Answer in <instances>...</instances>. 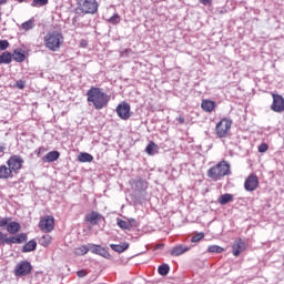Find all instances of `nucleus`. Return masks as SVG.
Segmentation results:
<instances>
[{
	"instance_id": "nucleus-11",
	"label": "nucleus",
	"mask_w": 284,
	"mask_h": 284,
	"mask_svg": "<svg viewBox=\"0 0 284 284\" xmlns=\"http://www.w3.org/2000/svg\"><path fill=\"white\" fill-rule=\"evenodd\" d=\"M271 110H273V112H277V113L284 112V98H283V95L273 93V103L271 105Z\"/></svg>"
},
{
	"instance_id": "nucleus-26",
	"label": "nucleus",
	"mask_w": 284,
	"mask_h": 284,
	"mask_svg": "<svg viewBox=\"0 0 284 284\" xmlns=\"http://www.w3.org/2000/svg\"><path fill=\"white\" fill-rule=\"evenodd\" d=\"M78 161H80V163H92V161H94V156L90 153H80Z\"/></svg>"
},
{
	"instance_id": "nucleus-30",
	"label": "nucleus",
	"mask_w": 284,
	"mask_h": 284,
	"mask_svg": "<svg viewBox=\"0 0 284 284\" xmlns=\"http://www.w3.org/2000/svg\"><path fill=\"white\" fill-rule=\"evenodd\" d=\"M160 276H168L170 274V265L162 264L158 267Z\"/></svg>"
},
{
	"instance_id": "nucleus-42",
	"label": "nucleus",
	"mask_w": 284,
	"mask_h": 284,
	"mask_svg": "<svg viewBox=\"0 0 284 284\" xmlns=\"http://www.w3.org/2000/svg\"><path fill=\"white\" fill-rule=\"evenodd\" d=\"M267 143H262L260 146H258V152L261 153H264L266 150H267Z\"/></svg>"
},
{
	"instance_id": "nucleus-34",
	"label": "nucleus",
	"mask_w": 284,
	"mask_h": 284,
	"mask_svg": "<svg viewBox=\"0 0 284 284\" xmlns=\"http://www.w3.org/2000/svg\"><path fill=\"white\" fill-rule=\"evenodd\" d=\"M21 28L22 30H32V28H34V21L33 20H29V21H26L21 24Z\"/></svg>"
},
{
	"instance_id": "nucleus-47",
	"label": "nucleus",
	"mask_w": 284,
	"mask_h": 284,
	"mask_svg": "<svg viewBox=\"0 0 284 284\" xmlns=\"http://www.w3.org/2000/svg\"><path fill=\"white\" fill-rule=\"evenodd\" d=\"M178 121H179V123H185V118L179 116V118H178Z\"/></svg>"
},
{
	"instance_id": "nucleus-36",
	"label": "nucleus",
	"mask_w": 284,
	"mask_h": 284,
	"mask_svg": "<svg viewBox=\"0 0 284 284\" xmlns=\"http://www.w3.org/2000/svg\"><path fill=\"white\" fill-rule=\"evenodd\" d=\"M31 6L32 8H37V6H40V7L48 6V0H33Z\"/></svg>"
},
{
	"instance_id": "nucleus-24",
	"label": "nucleus",
	"mask_w": 284,
	"mask_h": 284,
	"mask_svg": "<svg viewBox=\"0 0 284 284\" xmlns=\"http://www.w3.org/2000/svg\"><path fill=\"white\" fill-rule=\"evenodd\" d=\"M0 63L6 65L12 63V53L8 51L2 52L0 55Z\"/></svg>"
},
{
	"instance_id": "nucleus-18",
	"label": "nucleus",
	"mask_w": 284,
	"mask_h": 284,
	"mask_svg": "<svg viewBox=\"0 0 284 284\" xmlns=\"http://www.w3.org/2000/svg\"><path fill=\"white\" fill-rule=\"evenodd\" d=\"M201 108L202 110H204V112H213L214 108H216V102L212 100H203L201 103Z\"/></svg>"
},
{
	"instance_id": "nucleus-22",
	"label": "nucleus",
	"mask_w": 284,
	"mask_h": 284,
	"mask_svg": "<svg viewBox=\"0 0 284 284\" xmlns=\"http://www.w3.org/2000/svg\"><path fill=\"white\" fill-rule=\"evenodd\" d=\"M21 231V224L19 222H10L7 226L9 234H17Z\"/></svg>"
},
{
	"instance_id": "nucleus-5",
	"label": "nucleus",
	"mask_w": 284,
	"mask_h": 284,
	"mask_svg": "<svg viewBox=\"0 0 284 284\" xmlns=\"http://www.w3.org/2000/svg\"><path fill=\"white\" fill-rule=\"evenodd\" d=\"M232 129V120L224 118L215 126V132L219 139H225L227 132Z\"/></svg>"
},
{
	"instance_id": "nucleus-38",
	"label": "nucleus",
	"mask_w": 284,
	"mask_h": 284,
	"mask_svg": "<svg viewBox=\"0 0 284 284\" xmlns=\"http://www.w3.org/2000/svg\"><path fill=\"white\" fill-rule=\"evenodd\" d=\"M10 48V42L8 40H0V50H8Z\"/></svg>"
},
{
	"instance_id": "nucleus-33",
	"label": "nucleus",
	"mask_w": 284,
	"mask_h": 284,
	"mask_svg": "<svg viewBox=\"0 0 284 284\" xmlns=\"http://www.w3.org/2000/svg\"><path fill=\"white\" fill-rule=\"evenodd\" d=\"M207 252H211L212 254H221L223 252V247L219 245H211L209 246Z\"/></svg>"
},
{
	"instance_id": "nucleus-28",
	"label": "nucleus",
	"mask_w": 284,
	"mask_h": 284,
	"mask_svg": "<svg viewBox=\"0 0 284 284\" xmlns=\"http://www.w3.org/2000/svg\"><path fill=\"white\" fill-rule=\"evenodd\" d=\"M85 221H88V223H91V225H97V223H99V213L91 212L85 216Z\"/></svg>"
},
{
	"instance_id": "nucleus-35",
	"label": "nucleus",
	"mask_w": 284,
	"mask_h": 284,
	"mask_svg": "<svg viewBox=\"0 0 284 284\" xmlns=\"http://www.w3.org/2000/svg\"><path fill=\"white\" fill-rule=\"evenodd\" d=\"M205 237L204 233H196L191 237V243H199V241L203 240Z\"/></svg>"
},
{
	"instance_id": "nucleus-23",
	"label": "nucleus",
	"mask_w": 284,
	"mask_h": 284,
	"mask_svg": "<svg viewBox=\"0 0 284 284\" xmlns=\"http://www.w3.org/2000/svg\"><path fill=\"white\" fill-rule=\"evenodd\" d=\"M111 250L113 252H118V254H122V252H125L128 247H130V244L128 243H122V244H110Z\"/></svg>"
},
{
	"instance_id": "nucleus-37",
	"label": "nucleus",
	"mask_w": 284,
	"mask_h": 284,
	"mask_svg": "<svg viewBox=\"0 0 284 284\" xmlns=\"http://www.w3.org/2000/svg\"><path fill=\"white\" fill-rule=\"evenodd\" d=\"M119 21H121V17H119L118 13H115L113 17H111L109 19V23H112L113 26H116V23H119Z\"/></svg>"
},
{
	"instance_id": "nucleus-13",
	"label": "nucleus",
	"mask_w": 284,
	"mask_h": 284,
	"mask_svg": "<svg viewBox=\"0 0 284 284\" xmlns=\"http://www.w3.org/2000/svg\"><path fill=\"white\" fill-rule=\"evenodd\" d=\"M28 241V234L21 233L19 235H14L6 240V245H21V243H26Z\"/></svg>"
},
{
	"instance_id": "nucleus-16",
	"label": "nucleus",
	"mask_w": 284,
	"mask_h": 284,
	"mask_svg": "<svg viewBox=\"0 0 284 284\" xmlns=\"http://www.w3.org/2000/svg\"><path fill=\"white\" fill-rule=\"evenodd\" d=\"M59 156H61L59 151H51L42 156V161L43 163H54V161H59Z\"/></svg>"
},
{
	"instance_id": "nucleus-4",
	"label": "nucleus",
	"mask_w": 284,
	"mask_h": 284,
	"mask_svg": "<svg viewBox=\"0 0 284 284\" xmlns=\"http://www.w3.org/2000/svg\"><path fill=\"white\" fill-rule=\"evenodd\" d=\"M77 6V12L80 14H97L99 12L97 0H78Z\"/></svg>"
},
{
	"instance_id": "nucleus-2",
	"label": "nucleus",
	"mask_w": 284,
	"mask_h": 284,
	"mask_svg": "<svg viewBox=\"0 0 284 284\" xmlns=\"http://www.w3.org/2000/svg\"><path fill=\"white\" fill-rule=\"evenodd\" d=\"M230 174H232V166L225 160L210 168L206 173L212 181H223V179L230 176Z\"/></svg>"
},
{
	"instance_id": "nucleus-39",
	"label": "nucleus",
	"mask_w": 284,
	"mask_h": 284,
	"mask_svg": "<svg viewBox=\"0 0 284 284\" xmlns=\"http://www.w3.org/2000/svg\"><path fill=\"white\" fill-rule=\"evenodd\" d=\"M8 234L0 232V245H6V241H8Z\"/></svg>"
},
{
	"instance_id": "nucleus-17",
	"label": "nucleus",
	"mask_w": 284,
	"mask_h": 284,
	"mask_svg": "<svg viewBox=\"0 0 284 284\" xmlns=\"http://www.w3.org/2000/svg\"><path fill=\"white\" fill-rule=\"evenodd\" d=\"M185 252H190V246L180 244L171 250V256H181L185 254Z\"/></svg>"
},
{
	"instance_id": "nucleus-44",
	"label": "nucleus",
	"mask_w": 284,
	"mask_h": 284,
	"mask_svg": "<svg viewBox=\"0 0 284 284\" xmlns=\"http://www.w3.org/2000/svg\"><path fill=\"white\" fill-rule=\"evenodd\" d=\"M77 275H78L80 278H83L84 276H88V272L84 271V270H81V271H78Z\"/></svg>"
},
{
	"instance_id": "nucleus-15",
	"label": "nucleus",
	"mask_w": 284,
	"mask_h": 284,
	"mask_svg": "<svg viewBox=\"0 0 284 284\" xmlns=\"http://www.w3.org/2000/svg\"><path fill=\"white\" fill-rule=\"evenodd\" d=\"M233 256H239L241 252L245 250V242L241 239L235 240L234 244L232 245Z\"/></svg>"
},
{
	"instance_id": "nucleus-10",
	"label": "nucleus",
	"mask_w": 284,
	"mask_h": 284,
	"mask_svg": "<svg viewBox=\"0 0 284 284\" xmlns=\"http://www.w3.org/2000/svg\"><path fill=\"white\" fill-rule=\"evenodd\" d=\"M116 114L122 121H128L130 119V104L128 102H122L116 106Z\"/></svg>"
},
{
	"instance_id": "nucleus-25",
	"label": "nucleus",
	"mask_w": 284,
	"mask_h": 284,
	"mask_svg": "<svg viewBox=\"0 0 284 284\" xmlns=\"http://www.w3.org/2000/svg\"><path fill=\"white\" fill-rule=\"evenodd\" d=\"M145 152L146 154H149L150 156H154V154H156V152H159V145H156V143L154 142H150L146 148H145Z\"/></svg>"
},
{
	"instance_id": "nucleus-31",
	"label": "nucleus",
	"mask_w": 284,
	"mask_h": 284,
	"mask_svg": "<svg viewBox=\"0 0 284 284\" xmlns=\"http://www.w3.org/2000/svg\"><path fill=\"white\" fill-rule=\"evenodd\" d=\"M40 245H42V247H48V245H50V243H52V236L50 235H43L40 240H39Z\"/></svg>"
},
{
	"instance_id": "nucleus-45",
	"label": "nucleus",
	"mask_w": 284,
	"mask_h": 284,
	"mask_svg": "<svg viewBox=\"0 0 284 284\" xmlns=\"http://www.w3.org/2000/svg\"><path fill=\"white\" fill-rule=\"evenodd\" d=\"M44 152H45V148H43V146H40V148L36 151V153L38 154V156H41Z\"/></svg>"
},
{
	"instance_id": "nucleus-3",
	"label": "nucleus",
	"mask_w": 284,
	"mask_h": 284,
	"mask_svg": "<svg viewBox=\"0 0 284 284\" xmlns=\"http://www.w3.org/2000/svg\"><path fill=\"white\" fill-rule=\"evenodd\" d=\"M44 45L51 52H57L63 45V33L60 31H51L44 36Z\"/></svg>"
},
{
	"instance_id": "nucleus-6",
	"label": "nucleus",
	"mask_w": 284,
	"mask_h": 284,
	"mask_svg": "<svg viewBox=\"0 0 284 284\" xmlns=\"http://www.w3.org/2000/svg\"><path fill=\"white\" fill-rule=\"evenodd\" d=\"M23 163H26V161L21 155H11L7 161V165L14 174H19V170L23 168Z\"/></svg>"
},
{
	"instance_id": "nucleus-8",
	"label": "nucleus",
	"mask_w": 284,
	"mask_h": 284,
	"mask_svg": "<svg viewBox=\"0 0 284 284\" xmlns=\"http://www.w3.org/2000/svg\"><path fill=\"white\" fill-rule=\"evenodd\" d=\"M133 191L135 196H145V190H148V182L145 180H141V178H136L133 180Z\"/></svg>"
},
{
	"instance_id": "nucleus-12",
	"label": "nucleus",
	"mask_w": 284,
	"mask_h": 284,
	"mask_svg": "<svg viewBox=\"0 0 284 284\" xmlns=\"http://www.w3.org/2000/svg\"><path fill=\"white\" fill-rule=\"evenodd\" d=\"M258 187V176L255 174H251L247 176V179L244 182V190L246 192H254Z\"/></svg>"
},
{
	"instance_id": "nucleus-21",
	"label": "nucleus",
	"mask_w": 284,
	"mask_h": 284,
	"mask_svg": "<svg viewBox=\"0 0 284 284\" xmlns=\"http://www.w3.org/2000/svg\"><path fill=\"white\" fill-rule=\"evenodd\" d=\"M232 201H234V195L230 193H225L217 199L220 205H227V203H232Z\"/></svg>"
},
{
	"instance_id": "nucleus-50",
	"label": "nucleus",
	"mask_w": 284,
	"mask_h": 284,
	"mask_svg": "<svg viewBox=\"0 0 284 284\" xmlns=\"http://www.w3.org/2000/svg\"><path fill=\"white\" fill-rule=\"evenodd\" d=\"M0 21H1V12H0Z\"/></svg>"
},
{
	"instance_id": "nucleus-19",
	"label": "nucleus",
	"mask_w": 284,
	"mask_h": 284,
	"mask_svg": "<svg viewBox=\"0 0 284 284\" xmlns=\"http://www.w3.org/2000/svg\"><path fill=\"white\" fill-rule=\"evenodd\" d=\"M12 176H14V173L10 166L0 165V179H12Z\"/></svg>"
},
{
	"instance_id": "nucleus-9",
	"label": "nucleus",
	"mask_w": 284,
	"mask_h": 284,
	"mask_svg": "<svg viewBox=\"0 0 284 284\" xmlns=\"http://www.w3.org/2000/svg\"><path fill=\"white\" fill-rule=\"evenodd\" d=\"M32 272V264L28 261H21L14 270L16 276H28Z\"/></svg>"
},
{
	"instance_id": "nucleus-40",
	"label": "nucleus",
	"mask_w": 284,
	"mask_h": 284,
	"mask_svg": "<svg viewBox=\"0 0 284 284\" xmlns=\"http://www.w3.org/2000/svg\"><path fill=\"white\" fill-rule=\"evenodd\" d=\"M8 225H10V219L3 217L2 220H0V227H8Z\"/></svg>"
},
{
	"instance_id": "nucleus-43",
	"label": "nucleus",
	"mask_w": 284,
	"mask_h": 284,
	"mask_svg": "<svg viewBox=\"0 0 284 284\" xmlns=\"http://www.w3.org/2000/svg\"><path fill=\"white\" fill-rule=\"evenodd\" d=\"M128 223H129V229H130V230H131L132 227H136V220L130 219V220L128 221Z\"/></svg>"
},
{
	"instance_id": "nucleus-49",
	"label": "nucleus",
	"mask_w": 284,
	"mask_h": 284,
	"mask_svg": "<svg viewBox=\"0 0 284 284\" xmlns=\"http://www.w3.org/2000/svg\"><path fill=\"white\" fill-rule=\"evenodd\" d=\"M2 152H6V146L0 145V154H2Z\"/></svg>"
},
{
	"instance_id": "nucleus-7",
	"label": "nucleus",
	"mask_w": 284,
	"mask_h": 284,
	"mask_svg": "<svg viewBox=\"0 0 284 284\" xmlns=\"http://www.w3.org/2000/svg\"><path fill=\"white\" fill-rule=\"evenodd\" d=\"M39 229L41 232H44V234H50V232L54 230V216L47 215L42 217L39 222Z\"/></svg>"
},
{
	"instance_id": "nucleus-29",
	"label": "nucleus",
	"mask_w": 284,
	"mask_h": 284,
	"mask_svg": "<svg viewBox=\"0 0 284 284\" xmlns=\"http://www.w3.org/2000/svg\"><path fill=\"white\" fill-rule=\"evenodd\" d=\"M13 61H17V63H23V61H26V53L21 52V50H14Z\"/></svg>"
},
{
	"instance_id": "nucleus-27",
	"label": "nucleus",
	"mask_w": 284,
	"mask_h": 284,
	"mask_svg": "<svg viewBox=\"0 0 284 284\" xmlns=\"http://www.w3.org/2000/svg\"><path fill=\"white\" fill-rule=\"evenodd\" d=\"M90 252V244L89 245H82L80 247L74 248V254L77 256H85Z\"/></svg>"
},
{
	"instance_id": "nucleus-48",
	"label": "nucleus",
	"mask_w": 284,
	"mask_h": 284,
	"mask_svg": "<svg viewBox=\"0 0 284 284\" xmlns=\"http://www.w3.org/2000/svg\"><path fill=\"white\" fill-rule=\"evenodd\" d=\"M8 3V0H0V6H6Z\"/></svg>"
},
{
	"instance_id": "nucleus-14",
	"label": "nucleus",
	"mask_w": 284,
	"mask_h": 284,
	"mask_svg": "<svg viewBox=\"0 0 284 284\" xmlns=\"http://www.w3.org/2000/svg\"><path fill=\"white\" fill-rule=\"evenodd\" d=\"M89 247L92 254H98V256H102L103 258H108L110 256V253L108 252V250H105L101 245L89 244Z\"/></svg>"
},
{
	"instance_id": "nucleus-41",
	"label": "nucleus",
	"mask_w": 284,
	"mask_h": 284,
	"mask_svg": "<svg viewBox=\"0 0 284 284\" xmlns=\"http://www.w3.org/2000/svg\"><path fill=\"white\" fill-rule=\"evenodd\" d=\"M17 88L23 90V88H26V82L23 80L17 81Z\"/></svg>"
},
{
	"instance_id": "nucleus-1",
	"label": "nucleus",
	"mask_w": 284,
	"mask_h": 284,
	"mask_svg": "<svg viewBox=\"0 0 284 284\" xmlns=\"http://www.w3.org/2000/svg\"><path fill=\"white\" fill-rule=\"evenodd\" d=\"M87 101L89 105H93L95 110H103L110 103V95L103 93L100 88L92 87L87 92Z\"/></svg>"
},
{
	"instance_id": "nucleus-32",
	"label": "nucleus",
	"mask_w": 284,
	"mask_h": 284,
	"mask_svg": "<svg viewBox=\"0 0 284 284\" xmlns=\"http://www.w3.org/2000/svg\"><path fill=\"white\" fill-rule=\"evenodd\" d=\"M116 225H119L121 230H130V223L119 217L116 219Z\"/></svg>"
},
{
	"instance_id": "nucleus-20",
	"label": "nucleus",
	"mask_w": 284,
	"mask_h": 284,
	"mask_svg": "<svg viewBox=\"0 0 284 284\" xmlns=\"http://www.w3.org/2000/svg\"><path fill=\"white\" fill-rule=\"evenodd\" d=\"M34 250H37V240H31L22 246L21 252L28 254V252H34Z\"/></svg>"
},
{
	"instance_id": "nucleus-46",
	"label": "nucleus",
	"mask_w": 284,
	"mask_h": 284,
	"mask_svg": "<svg viewBox=\"0 0 284 284\" xmlns=\"http://www.w3.org/2000/svg\"><path fill=\"white\" fill-rule=\"evenodd\" d=\"M200 3H202V6H207L212 3V0H200Z\"/></svg>"
}]
</instances>
